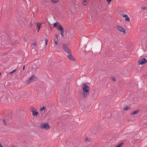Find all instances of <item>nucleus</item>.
Instances as JSON below:
<instances>
[{
	"label": "nucleus",
	"mask_w": 147,
	"mask_h": 147,
	"mask_svg": "<svg viewBox=\"0 0 147 147\" xmlns=\"http://www.w3.org/2000/svg\"><path fill=\"white\" fill-rule=\"evenodd\" d=\"M82 88L83 92L81 94L82 98H86L89 94V90L90 88L86 83H84L82 85Z\"/></svg>",
	"instance_id": "1"
},
{
	"label": "nucleus",
	"mask_w": 147,
	"mask_h": 147,
	"mask_svg": "<svg viewBox=\"0 0 147 147\" xmlns=\"http://www.w3.org/2000/svg\"><path fill=\"white\" fill-rule=\"evenodd\" d=\"M40 127L41 128L45 129L47 130L49 128L50 126L47 123H42L40 124Z\"/></svg>",
	"instance_id": "2"
},
{
	"label": "nucleus",
	"mask_w": 147,
	"mask_h": 147,
	"mask_svg": "<svg viewBox=\"0 0 147 147\" xmlns=\"http://www.w3.org/2000/svg\"><path fill=\"white\" fill-rule=\"evenodd\" d=\"M147 62V60L144 58L140 59L138 61V63L139 65H142L144 64Z\"/></svg>",
	"instance_id": "3"
},
{
	"label": "nucleus",
	"mask_w": 147,
	"mask_h": 147,
	"mask_svg": "<svg viewBox=\"0 0 147 147\" xmlns=\"http://www.w3.org/2000/svg\"><path fill=\"white\" fill-rule=\"evenodd\" d=\"M117 28L120 32L125 33V30L122 26L118 25L117 26Z\"/></svg>",
	"instance_id": "4"
},
{
	"label": "nucleus",
	"mask_w": 147,
	"mask_h": 147,
	"mask_svg": "<svg viewBox=\"0 0 147 147\" xmlns=\"http://www.w3.org/2000/svg\"><path fill=\"white\" fill-rule=\"evenodd\" d=\"M36 76L34 74L28 80V82L29 83L31 82L32 81H35L36 80Z\"/></svg>",
	"instance_id": "5"
},
{
	"label": "nucleus",
	"mask_w": 147,
	"mask_h": 147,
	"mask_svg": "<svg viewBox=\"0 0 147 147\" xmlns=\"http://www.w3.org/2000/svg\"><path fill=\"white\" fill-rule=\"evenodd\" d=\"M53 26L54 27L56 28L57 30H59V28H60V27L62 26L61 25L59 22H56L54 23Z\"/></svg>",
	"instance_id": "6"
},
{
	"label": "nucleus",
	"mask_w": 147,
	"mask_h": 147,
	"mask_svg": "<svg viewBox=\"0 0 147 147\" xmlns=\"http://www.w3.org/2000/svg\"><path fill=\"white\" fill-rule=\"evenodd\" d=\"M58 30H60L61 32V34L63 36H64V31L63 30V28L62 26L61 27H60V28H59Z\"/></svg>",
	"instance_id": "7"
},
{
	"label": "nucleus",
	"mask_w": 147,
	"mask_h": 147,
	"mask_svg": "<svg viewBox=\"0 0 147 147\" xmlns=\"http://www.w3.org/2000/svg\"><path fill=\"white\" fill-rule=\"evenodd\" d=\"M67 57H68V58L71 60H72V61H75V59L74 58V56L71 55H67Z\"/></svg>",
	"instance_id": "8"
},
{
	"label": "nucleus",
	"mask_w": 147,
	"mask_h": 147,
	"mask_svg": "<svg viewBox=\"0 0 147 147\" xmlns=\"http://www.w3.org/2000/svg\"><path fill=\"white\" fill-rule=\"evenodd\" d=\"M42 25V24L40 23H38L37 24L36 26L37 27V32H38V31L39 30V29H40V27H41Z\"/></svg>",
	"instance_id": "9"
},
{
	"label": "nucleus",
	"mask_w": 147,
	"mask_h": 147,
	"mask_svg": "<svg viewBox=\"0 0 147 147\" xmlns=\"http://www.w3.org/2000/svg\"><path fill=\"white\" fill-rule=\"evenodd\" d=\"M32 115L34 116H37L38 114V112L35 111L33 110L32 111Z\"/></svg>",
	"instance_id": "10"
},
{
	"label": "nucleus",
	"mask_w": 147,
	"mask_h": 147,
	"mask_svg": "<svg viewBox=\"0 0 147 147\" xmlns=\"http://www.w3.org/2000/svg\"><path fill=\"white\" fill-rule=\"evenodd\" d=\"M63 49L65 51L69 49L67 47V46L65 44H63Z\"/></svg>",
	"instance_id": "11"
},
{
	"label": "nucleus",
	"mask_w": 147,
	"mask_h": 147,
	"mask_svg": "<svg viewBox=\"0 0 147 147\" xmlns=\"http://www.w3.org/2000/svg\"><path fill=\"white\" fill-rule=\"evenodd\" d=\"M88 0H83V4L84 6L87 5Z\"/></svg>",
	"instance_id": "12"
},
{
	"label": "nucleus",
	"mask_w": 147,
	"mask_h": 147,
	"mask_svg": "<svg viewBox=\"0 0 147 147\" xmlns=\"http://www.w3.org/2000/svg\"><path fill=\"white\" fill-rule=\"evenodd\" d=\"M139 111H140L139 110H138L135 111H134L132 112L131 113V114L132 115H134L137 114L139 112Z\"/></svg>",
	"instance_id": "13"
},
{
	"label": "nucleus",
	"mask_w": 147,
	"mask_h": 147,
	"mask_svg": "<svg viewBox=\"0 0 147 147\" xmlns=\"http://www.w3.org/2000/svg\"><path fill=\"white\" fill-rule=\"evenodd\" d=\"M130 109V107L129 106H127L126 107L123 108V110L124 111H127V110H129Z\"/></svg>",
	"instance_id": "14"
},
{
	"label": "nucleus",
	"mask_w": 147,
	"mask_h": 147,
	"mask_svg": "<svg viewBox=\"0 0 147 147\" xmlns=\"http://www.w3.org/2000/svg\"><path fill=\"white\" fill-rule=\"evenodd\" d=\"M54 4L58 2L59 0H50Z\"/></svg>",
	"instance_id": "15"
},
{
	"label": "nucleus",
	"mask_w": 147,
	"mask_h": 147,
	"mask_svg": "<svg viewBox=\"0 0 147 147\" xmlns=\"http://www.w3.org/2000/svg\"><path fill=\"white\" fill-rule=\"evenodd\" d=\"M123 143H121L118 144L117 146L115 147H121V146L123 145Z\"/></svg>",
	"instance_id": "16"
},
{
	"label": "nucleus",
	"mask_w": 147,
	"mask_h": 147,
	"mask_svg": "<svg viewBox=\"0 0 147 147\" xmlns=\"http://www.w3.org/2000/svg\"><path fill=\"white\" fill-rule=\"evenodd\" d=\"M67 53V54H71V51L70 49H68V50L66 51H65Z\"/></svg>",
	"instance_id": "17"
},
{
	"label": "nucleus",
	"mask_w": 147,
	"mask_h": 147,
	"mask_svg": "<svg viewBox=\"0 0 147 147\" xmlns=\"http://www.w3.org/2000/svg\"><path fill=\"white\" fill-rule=\"evenodd\" d=\"M46 109L45 108L44 106L42 107L40 109V111H42L43 110H45Z\"/></svg>",
	"instance_id": "18"
},
{
	"label": "nucleus",
	"mask_w": 147,
	"mask_h": 147,
	"mask_svg": "<svg viewBox=\"0 0 147 147\" xmlns=\"http://www.w3.org/2000/svg\"><path fill=\"white\" fill-rule=\"evenodd\" d=\"M125 20L126 22H129L130 21L129 18L128 17L126 18H125Z\"/></svg>",
	"instance_id": "19"
},
{
	"label": "nucleus",
	"mask_w": 147,
	"mask_h": 147,
	"mask_svg": "<svg viewBox=\"0 0 147 147\" xmlns=\"http://www.w3.org/2000/svg\"><path fill=\"white\" fill-rule=\"evenodd\" d=\"M16 69H14V70H13V71H12L10 72L9 73V75H11V74H13V73H14L16 71Z\"/></svg>",
	"instance_id": "20"
},
{
	"label": "nucleus",
	"mask_w": 147,
	"mask_h": 147,
	"mask_svg": "<svg viewBox=\"0 0 147 147\" xmlns=\"http://www.w3.org/2000/svg\"><path fill=\"white\" fill-rule=\"evenodd\" d=\"M122 17L123 18H126L128 17V16L127 14H123L122 15Z\"/></svg>",
	"instance_id": "21"
},
{
	"label": "nucleus",
	"mask_w": 147,
	"mask_h": 147,
	"mask_svg": "<svg viewBox=\"0 0 147 147\" xmlns=\"http://www.w3.org/2000/svg\"><path fill=\"white\" fill-rule=\"evenodd\" d=\"M55 37H56V38L55 39V40H56L57 41H58V35H57V34H56L55 35Z\"/></svg>",
	"instance_id": "22"
},
{
	"label": "nucleus",
	"mask_w": 147,
	"mask_h": 147,
	"mask_svg": "<svg viewBox=\"0 0 147 147\" xmlns=\"http://www.w3.org/2000/svg\"><path fill=\"white\" fill-rule=\"evenodd\" d=\"M146 7H145L143 6L141 7V9L142 10L144 9H146Z\"/></svg>",
	"instance_id": "23"
},
{
	"label": "nucleus",
	"mask_w": 147,
	"mask_h": 147,
	"mask_svg": "<svg viewBox=\"0 0 147 147\" xmlns=\"http://www.w3.org/2000/svg\"><path fill=\"white\" fill-rule=\"evenodd\" d=\"M57 41H57L56 40H55L54 42H55V44L56 45H58V43L57 42Z\"/></svg>",
	"instance_id": "24"
},
{
	"label": "nucleus",
	"mask_w": 147,
	"mask_h": 147,
	"mask_svg": "<svg viewBox=\"0 0 147 147\" xmlns=\"http://www.w3.org/2000/svg\"><path fill=\"white\" fill-rule=\"evenodd\" d=\"M48 41V39H46L45 40V42H46L45 45H47Z\"/></svg>",
	"instance_id": "25"
},
{
	"label": "nucleus",
	"mask_w": 147,
	"mask_h": 147,
	"mask_svg": "<svg viewBox=\"0 0 147 147\" xmlns=\"http://www.w3.org/2000/svg\"><path fill=\"white\" fill-rule=\"evenodd\" d=\"M36 45V44L35 42H34V43L32 44V46L35 47Z\"/></svg>",
	"instance_id": "26"
},
{
	"label": "nucleus",
	"mask_w": 147,
	"mask_h": 147,
	"mask_svg": "<svg viewBox=\"0 0 147 147\" xmlns=\"http://www.w3.org/2000/svg\"><path fill=\"white\" fill-rule=\"evenodd\" d=\"M3 123H4V124H5V125H6V123H5V119H3Z\"/></svg>",
	"instance_id": "27"
},
{
	"label": "nucleus",
	"mask_w": 147,
	"mask_h": 147,
	"mask_svg": "<svg viewBox=\"0 0 147 147\" xmlns=\"http://www.w3.org/2000/svg\"><path fill=\"white\" fill-rule=\"evenodd\" d=\"M90 139L88 138H86L85 140V141H86L87 142H89V141Z\"/></svg>",
	"instance_id": "28"
},
{
	"label": "nucleus",
	"mask_w": 147,
	"mask_h": 147,
	"mask_svg": "<svg viewBox=\"0 0 147 147\" xmlns=\"http://www.w3.org/2000/svg\"><path fill=\"white\" fill-rule=\"evenodd\" d=\"M112 80L114 81H116L115 78H113Z\"/></svg>",
	"instance_id": "29"
},
{
	"label": "nucleus",
	"mask_w": 147,
	"mask_h": 147,
	"mask_svg": "<svg viewBox=\"0 0 147 147\" xmlns=\"http://www.w3.org/2000/svg\"><path fill=\"white\" fill-rule=\"evenodd\" d=\"M112 0H107V2L108 3L110 2V1H111Z\"/></svg>",
	"instance_id": "30"
},
{
	"label": "nucleus",
	"mask_w": 147,
	"mask_h": 147,
	"mask_svg": "<svg viewBox=\"0 0 147 147\" xmlns=\"http://www.w3.org/2000/svg\"><path fill=\"white\" fill-rule=\"evenodd\" d=\"M24 40L25 41V42H26L27 40L26 38H24Z\"/></svg>",
	"instance_id": "31"
},
{
	"label": "nucleus",
	"mask_w": 147,
	"mask_h": 147,
	"mask_svg": "<svg viewBox=\"0 0 147 147\" xmlns=\"http://www.w3.org/2000/svg\"><path fill=\"white\" fill-rule=\"evenodd\" d=\"M0 147H3L2 144L0 143Z\"/></svg>",
	"instance_id": "32"
},
{
	"label": "nucleus",
	"mask_w": 147,
	"mask_h": 147,
	"mask_svg": "<svg viewBox=\"0 0 147 147\" xmlns=\"http://www.w3.org/2000/svg\"><path fill=\"white\" fill-rule=\"evenodd\" d=\"M24 69H25V66L24 65L23 66V70H24Z\"/></svg>",
	"instance_id": "33"
},
{
	"label": "nucleus",
	"mask_w": 147,
	"mask_h": 147,
	"mask_svg": "<svg viewBox=\"0 0 147 147\" xmlns=\"http://www.w3.org/2000/svg\"><path fill=\"white\" fill-rule=\"evenodd\" d=\"M47 22L49 23V24H50V22H49L47 21Z\"/></svg>",
	"instance_id": "34"
},
{
	"label": "nucleus",
	"mask_w": 147,
	"mask_h": 147,
	"mask_svg": "<svg viewBox=\"0 0 147 147\" xmlns=\"http://www.w3.org/2000/svg\"><path fill=\"white\" fill-rule=\"evenodd\" d=\"M12 147H15L14 146H13Z\"/></svg>",
	"instance_id": "35"
}]
</instances>
